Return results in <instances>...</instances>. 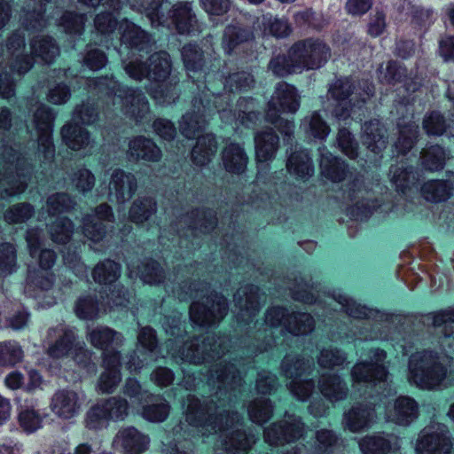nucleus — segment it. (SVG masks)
<instances>
[{
  "label": "nucleus",
  "instance_id": "f257e3e1",
  "mask_svg": "<svg viewBox=\"0 0 454 454\" xmlns=\"http://www.w3.org/2000/svg\"><path fill=\"white\" fill-rule=\"evenodd\" d=\"M185 405V420L189 425L200 429L203 435L219 434L217 447L231 454H250L256 438L253 434L236 430L228 433L229 429L238 426L242 418L237 411L217 403L214 399L200 400L188 395Z\"/></svg>",
  "mask_w": 454,
  "mask_h": 454
},
{
  "label": "nucleus",
  "instance_id": "f03ea898",
  "mask_svg": "<svg viewBox=\"0 0 454 454\" xmlns=\"http://www.w3.org/2000/svg\"><path fill=\"white\" fill-rule=\"evenodd\" d=\"M408 380L423 389H434L448 377L454 380V370L448 371L444 360L437 353L423 350L412 354L408 363Z\"/></svg>",
  "mask_w": 454,
  "mask_h": 454
},
{
  "label": "nucleus",
  "instance_id": "7ed1b4c3",
  "mask_svg": "<svg viewBox=\"0 0 454 454\" xmlns=\"http://www.w3.org/2000/svg\"><path fill=\"white\" fill-rule=\"evenodd\" d=\"M229 342L228 337L216 336L212 333L203 338L202 340L200 338L188 340L178 349L174 348L176 343L174 340H168L166 344L169 348V354L174 358H180L182 361L190 364H200L215 357H220L227 350Z\"/></svg>",
  "mask_w": 454,
  "mask_h": 454
},
{
  "label": "nucleus",
  "instance_id": "20e7f679",
  "mask_svg": "<svg viewBox=\"0 0 454 454\" xmlns=\"http://www.w3.org/2000/svg\"><path fill=\"white\" fill-rule=\"evenodd\" d=\"M0 155L4 160V179L0 177L1 197L6 198L23 192L27 186V177L32 165L13 148L4 146Z\"/></svg>",
  "mask_w": 454,
  "mask_h": 454
},
{
  "label": "nucleus",
  "instance_id": "39448f33",
  "mask_svg": "<svg viewBox=\"0 0 454 454\" xmlns=\"http://www.w3.org/2000/svg\"><path fill=\"white\" fill-rule=\"evenodd\" d=\"M300 107V97L296 89L284 82H278L268 103L266 120L275 125L288 138L294 133L293 121L283 119L281 113H295Z\"/></svg>",
  "mask_w": 454,
  "mask_h": 454
},
{
  "label": "nucleus",
  "instance_id": "423d86ee",
  "mask_svg": "<svg viewBox=\"0 0 454 454\" xmlns=\"http://www.w3.org/2000/svg\"><path fill=\"white\" fill-rule=\"evenodd\" d=\"M229 307L226 298L215 292L203 296L201 301H193L190 306V318L197 325L212 326L218 325L227 315Z\"/></svg>",
  "mask_w": 454,
  "mask_h": 454
},
{
  "label": "nucleus",
  "instance_id": "0eeeda50",
  "mask_svg": "<svg viewBox=\"0 0 454 454\" xmlns=\"http://www.w3.org/2000/svg\"><path fill=\"white\" fill-rule=\"evenodd\" d=\"M291 54L299 71L314 70L325 65L331 56L330 48L320 40H301L291 47Z\"/></svg>",
  "mask_w": 454,
  "mask_h": 454
},
{
  "label": "nucleus",
  "instance_id": "6e6552de",
  "mask_svg": "<svg viewBox=\"0 0 454 454\" xmlns=\"http://www.w3.org/2000/svg\"><path fill=\"white\" fill-rule=\"evenodd\" d=\"M453 442L445 425L431 424L424 427L417 439L416 454H451Z\"/></svg>",
  "mask_w": 454,
  "mask_h": 454
},
{
  "label": "nucleus",
  "instance_id": "1a4fd4ad",
  "mask_svg": "<svg viewBox=\"0 0 454 454\" xmlns=\"http://www.w3.org/2000/svg\"><path fill=\"white\" fill-rule=\"evenodd\" d=\"M53 119L50 108L43 104L37 106L33 116L32 122L37 136L38 157L44 162L51 161L55 156L51 138Z\"/></svg>",
  "mask_w": 454,
  "mask_h": 454
},
{
  "label": "nucleus",
  "instance_id": "9d476101",
  "mask_svg": "<svg viewBox=\"0 0 454 454\" xmlns=\"http://www.w3.org/2000/svg\"><path fill=\"white\" fill-rule=\"evenodd\" d=\"M304 432L305 425L301 419L286 413L282 420L272 423L264 429V440L270 445H283L300 439Z\"/></svg>",
  "mask_w": 454,
  "mask_h": 454
},
{
  "label": "nucleus",
  "instance_id": "9b49d317",
  "mask_svg": "<svg viewBox=\"0 0 454 454\" xmlns=\"http://www.w3.org/2000/svg\"><path fill=\"white\" fill-rule=\"evenodd\" d=\"M264 301V294L258 286L246 285L239 287L234 294L235 307L239 309L236 312L238 322L244 325L252 323Z\"/></svg>",
  "mask_w": 454,
  "mask_h": 454
},
{
  "label": "nucleus",
  "instance_id": "f8f14e48",
  "mask_svg": "<svg viewBox=\"0 0 454 454\" xmlns=\"http://www.w3.org/2000/svg\"><path fill=\"white\" fill-rule=\"evenodd\" d=\"M370 361L356 364L351 370V379L356 383H381L387 378V371L384 365L386 352L377 348L372 351Z\"/></svg>",
  "mask_w": 454,
  "mask_h": 454
},
{
  "label": "nucleus",
  "instance_id": "ddd939ff",
  "mask_svg": "<svg viewBox=\"0 0 454 454\" xmlns=\"http://www.w3.org/2000/svg\"><path fill=\"white\" fill-rule=\"evenodd\" d=\"M77 335L73 328L59 325L48 329L44 343L46 354L53 359H60L72 354Z\"/></svg>",
  "mask_w": 454,
  "mask_h": 454
},
{
  "label": "nucleus",
  "instance_id": "4468645a",
  "mask_svg": "<svg viewBox=\"0 0 454 454\" xmlns=\"http://www.w3.org/2000/svg\"><path fill=\"white\" fill-rule=\"evenodd\" d=\"M5 58L12 73L22 75L33 67V58L26 53L25 35L20 30L13 31L6 40Z\"/></svg>",
  "mask_w": 454,
  "mask_h": 454
},
{
  "label": "nucleus",
  "instance_id": "2eb2a0df",
  "mask_svg": "<svg viewBox=\"0 0 454 454\" xmlns=\"http://www.w3.org/2000/svg\"><path fill=\"white\" fill-rule=\"evenodd\" d=\"M211 113L209 99L205 94L204 98L195 97L192 108L183 115L179 122V130L188 139L193 138L204 128L206 117Z\"/></svg>",
  "mask_w": 454,
  "mask_h": 454
},
{
  "label": "nucleus",
  "instance_id": "dca6fc26",
  "mask_svg": "<svg viewBox=\"0 0 454 454\" xmlns=\"http://www.w3.org/2000/svg\"><path fill=\"white\" fill-rule=\"evenodd\" d=\"M82 403L83 397L80 393L70 388H61L52 395L50 409L57 418L67 420L80 413Z\"/></svg>",
  "mask_w": 454,
  "mask_h": 454
},
{
  "label": "nucleus",
  "instance_id": "f3484780",
  "mask_svg": "<svg viewBox=\"0 0 454 454\" xmlns=\"http://www.w3.org/2000/svg\"><path fill=\"white\" fill-rule=\"evenodd\" d=\"M137 187V179L133 173L115 168L111 174L108 184L109 199L124 204L133 197Z\"/></svg>",
  "mask_w": 454,
  "mask_h": 454
},
{
  "label": "nucleus",
  "instance_id": "a211bd4d",
  "mask_svg": "<svg viewBox=\"0 0 454 454\" xmlns=\"http://www.w3.org/2000/svg\"><path fill=\"white\" fill-rule=\"evenodd\" d=\"M114 101L121 104L122 113L136 121L145 120L150 112L149 103L145 94L135 89H127L115 95Z\"/></svg>",
  "mask_w": 454,
  "mask_h": 454
},
{
  "label": "nucleus",
  "instance_id": "6ab92c4d",
  "mask_svg": "<svg viewBox=\"0 0 454 454\" xmlns=\"http://www.w3.org/2000/svg\"><path fill=\"white\" fill-rule=\"evenodd\" d=\"M87 340L94 348L103 351L104 360L106 353L121 356L116 348L123 344L124 337L121 333L108 326L98 325L88 328Z\"/></svg>",
  "mask_w": 454,
  "mask_h": 454
},
{
  "label": "nucleus",
  "instance_id": "aec40b11",
  "mask_svg": "<svg viewBox=\"0 0 454 454\" xmlns=\"http://www.w3.org/2000/svg\"><path fill=\"white\" fill-rule=\"evenodd\" d=\"M149 435L140 432L134 427H127L119 430L114 438L123 454H142L150 446Z\"/></svg>",
  "mask_w": 454,
  "mask_h": 454
},
{
  "label": "nucleus",
  "instance_id": "412c9836",
  "mask_svg": "<svg viewBox=\"0 0 454 454\" xmlns=\"http://www.w3.org/2000/svg\"><path fill=\"white\" fill-rule=\"evenodd\" d=\"M121 356L106 353L103 360L104 372L100 374L97 390L100 394H111L115 391L121 380L120 372Z\"/></svg>",
  "mask_w": 454,
  "mask_h": 454
},
{
  "label": "nucleus",
  "instance_id": "4be33fe9",
  "mask_svg": "<svg viewBox=\"0 0 454 454\" xmlns=\"http://www.w3.org/2000/svg\"><path fill=\"white\" fill-rule=\"evenodd\" d=\"M354 85L348 78L338 79L329 88L328 93L337 102L333 109V114L339 119H346L349 116L352 108L349 97L353 93Z\"/></svg>",
  "mask_w": 454,
  "mask_h": 454
},
{
  "label": "nucleus",
  "instance_id": "5701e85b",
  "mask_svg": "<svg viewBox=\"0 0 454 454\" xmlns=\"http://www.w3.org/2000/svg\"><path fill=\"white\" fill-rule=\"evenodd\" d=\"M318 389L332 403L346 400L349 393L347 382L335 373L322 374L318 380Z\"/></svg>",
  "mask_w": 454,
  "mask_h": 454
},
{
  "label": "nucleus",
  "instance_id": "b1692460",
  "mask_svg": "<svg viewBox=\"0 0 454 454\" xmlns=\"http://www.w3.org/2000/svg\"><path fill=\"white\" fill-rule=\"evenodd\" d=\"M418 403L409 396L398 397L393 406L387 411V419L400 426L410 425L418 418Z\"/></svg>",
  "mask_w": 454,
  "mask_h": 454
},
{
  "label": "nucleus",
  "instance_id": "393cba45",
  "mask_svg": "<svg viewBox=\"0 0 454 454\" xmlns=\"http://www.w3.org/2000/svg\"><path fill=\"white\" fill-rule=\"evenodd\" d=\"M374 409L369 404L356 403L344 413L342 424L353 433L369 427L374 421Z\"/></svg>",
  "mask_w": 454,
  "mask_h": 454
},
{
  "label": "nucleus",
  "instance_id": "a878e982",
  "mask_svg": "<svg viewBox=\"0 0 454 454\" xmlns=\"http://www.w3.org/2000/svg\"><path fill=\"white\" fill-rule=\"evenodd\" d=\"M362 130V142L368 150L378 154L387 147L388 143L387 129L378 120L364 122Z\"/></svg>",
  "mask_w": 454,
  "mask_h": 454
},
{
  "label": "nucleus",
  "instance_id": "bb28decb",
  "mask_svg": "<svg viewBox=\"0 0 454 454\" xmlns=\"http://www.w3.org/2000/svg\"><path fill=\"white\" fill-rule=\"evenodd\" d=\"M128 155L133 160L158 162L162 157L160 149L150 138L137 136L129 143Z\"/></svg>",
  "mask_w": 454,
  "mask_h": 454
},
{
  "label": "nucleus",
  "instance_id": "cd10ccee",
  "mask_svg": "<svg viewBox=\"0 0 454 454\" xmlns=\"http://www.w3.org/2000/svg\"><path fill=\"white\" fill-rule=\"evenodd\" d=\"M22 4L20 20L27 29H41L46 25L43 17L45 5L50 0H20Z\"/></svg>",
  "mask_w": 454,
  "mask_h": 454
},
{
  "label": "nucleus",
  "instance_id": "c85d7f7f",
  "mask_svg": "<svg viewBox=\"0 0 454 454\" xmlns=\"http://www.w3.org/2000/svg\"><path fill=\"white\" fill-rule=\"evenodd\" d=\"M221 160L223 168L234 175L244 173L248 162L244 148L237 143H229L223 147Z\"/></svg>",
  "mask_w": 454,
  "mask_h": 454
},
{
  "label": "nucleus",
  "instance_id": "c756f323",
  "mask_svg": "<svg viewBox=\"0 0 454 454\" xmlns=\"http://www.w3.org/2000/svg\"><path fill=\"white\" fill-rule=\"evenodd\" d=\"M278 145L279 138L271 129L256 133L254 136L256 160L260 162L272 160L278 151Z\"/></svg>",
  "mask_w": 454,
  "mask_h": 454
},
{
  "label": "nucleus",
  "instance_id": "7c9ffc66",
  "mask_svg": "<svg viewBox=\"0 0 454 454\" xmlns=\"http://www.w3.org/2000/svg\"><path fill=\"white\" fill-rule=\"evenodd\" d=\"M158 209L156 200L152 196H138L129 208V219L136 224H143L156 214Z\"/></svg>",
  "mask_w": 454,
  "mask_h": 454
},
{
  "label": "nucleus",
  "instance_id": "2f4dec72",
  "mask_svg": "<svg viewBox=\"0 0 454 454\" xmlns=\"http://www.w3.org/2000/svg\"><path fill=\"white\" fill-rule=\"evenodd\" d=\"M64 143L72 150L79 151L93 145V140L87 129L77 123H67L61 129Z\"/></svg>",
  "mask_w": 454,
  "mask_h": 454
},
{
  "label": "nucleus",
  "instance_id": "473e14b6",
  "mask_svg": "<svg viewBox=\"0 0 454 454\" xmlns=\"http://www.w3.org/2000/svg\"><path fill=\"white\" fill-rule=\"evenodd\" d=\"M197 23L195 13L190 3H178L174 4L170 25H174L179 34H190Z\"/></svg>",
  "mask_w": 454,
  "mask_h": 454
},
{
  "label": "nucleus",
  "instance_id": "72a5a7b5",
  "mask_svg": "<svg viewBox=\"0 0 454 454\" xmlns=\"http://www.w3.org/2000/svg\"><path fill=\"white\" fill-rule=\"evenodd\" d=\"M121 40L129 47L144 50L150 42L149 35L127 19L119 23Z\"/></svg>",
  "mask_w": 454,
  "mask_h": 454
},
{
  "label": "nucleus",
  "instance_id": "f704fd0d",
  "mask_svg": "<svg viewBox=\"0 0 454 454\" xmlns=\"http://www.w3.org/2000/svg\"><path fill=\"white\" fill-rule=\"evenodd\" d=\"M313 369V362L298 355H286L280 364L283 376L293 380L305 374H309Z\"/></svg>",
  "mask_w": 454,
  "mask_h": 454
},
{
  "label": "nucleus",
  "instance_id": "c9c22d12",
  "mask_svg": "<svg viewBox=\"0 0 454 454\" xmlns=\"http://www.w3.org/2000/svg\"><path fill=\"white\" fill-rule=\"evenodd\" d=\"M30 51L33 58L38 59L45 64H51L59 53L55 41L45 35H37L32 38Z\"/></svg>",
  "mask_w": 454,
  "mask_h": 454
},
{
  "label": "nucleus",
  "instance_id": "e433bc0d",
  "mask_svg": "<svg viewBox=\"0 0 454 454\" xmlns=\"http://www.w3.org/2000/svg\"><path fill=\"white\" fill-rule=\"evenodd\" d=\"M217 150V142L211 134L199 137L192 151V162L200 167L208 164Z\"/></svg>",
  "mask_w": 454,
  "mask_h": 454
},
{
  "label": "nucleus",
  "instance_id": "4c0bfd02",
  "mask_svg": "<svg viewBox=\"0 0 454 454\" xmlns=\"http://www.w3.org/2000/svg\"><path fill=\"white\" fill-rule=\"evenodd\" d=\"M394 438L383 434H369L359 439L358 446L362 454H388L392 450Z\"/></svg>",
  "mask_w": 454,
  "mask_h": 454
},
{
  "label": "nucleus",
  "instance_id": "58836bf2",
  "mask_svg": "<svg viewBox=\"0 0 454 454\" xmlns=\"http://www.w3.org/2000/svg\"><path fill=\"white\" fill-rule=\"evenodd\" d=\"M147 78L155 82L166 80L171 72V60L168 52L159 51L152 54L148 59Z\"/></svg>",
  "mask_w": 454,
  "mask_h": 454
},
{
  "label": "nucleus",
  "instance_id": "ea45409f",
  "mask_svg": "<svg viewBox=\"0 0 454 454\" xmlns=\"http://www.w3.org/2000/svg\"><path fill=\"white\" fill-rule=\"evenodd\" d=\"M319 153L322 173L333 182L342 181L346 176L345 163L333 156L325 147L320 148Z\"/></svg>",
  "mask_w": 454,
  "mask_h": 454
},
{
  "label": "nucleus",
  "instance_id": "a19ab883",
  "mask_svg": "<svg viewBox=\"0 0 454 454\" xmlns=\"http://www.w3.org/2000/svg\"><path fill=\"white\" fill-rule=\"evenodd\" d=\"M173 9L174 5L168 0H150L145 15L153 27H168Z\"/></svg>",
  "mask_w": 454,
  "mask_h": 454
},
{
  "label": "nucleus",
  "instance_id": "79ce46f5",
  "mask_svg": "<svg viewBox=\"0 0 454 454\" xmlns=\"http://www.w3.org/2000/svg\"><path fill=\"white\" fill-rule=\"evenodd\" d=\"M55 283V275L50 270L28 267L26 279V291H48Z\"/></svg>",
  "mask_w": 454,
  "mask_h": 454
},
{
  "label": "nucleus",
  "instance_id": "37998d69",
  "mask_svg": "<svg viewBox=\"0 0 454 454\" xmlns=\"http://www.w3.org/2000/svg\"><path fill=\"white\" fill-rule=\"evenodd\" d=\"M215 374L212 373V378L216 379L219 383L218 388L221 389H234L240 385L241 377L233 364H223L220 363L215 365L214 371Z\"/></svg>",
  "mask_w": 454,
  "mask_h": 454
},
{
  "label": "nucleus",
  "instance_id": "c03bdc74",
  "mask_svg": "<svg viewBox=\"0 0 454 454\" xmlns=\"http://www.w3.org/2000/svg\"><path fill=\"white\" fill-rule=\"evenodd\" d=\"M453 188L450 181L432 180L422 186L421 192L427 200L441 202L451 196Z\"/></svg>",
  "mask_w": 454,
  "mask_h": 454
},
{
  "label": "nucleus",
  "instance_id": "a18cd8bd",
  "mask_svg": "<svg viewBox=\"0 0 454 454\" xmlns=\"http://www.w3.org/2000/svg\"><path fill=\"white\" fill-rule=\"evenodd\" d=\"M168 79L158 82L157 87L152 90V96L159 104H172L179 97L178 80L175 76Z\"/></svg>",
  "mask_w": 454,
  "mask_h": 454
},
{
  "label": "nucleus",
  "instance_id": "49530a36",
  "mask_svg": "<svg viewBox=\"0 0 454 454\" xmlns=\"http://www.w3.org/2000/svg\"><path fill=\"white\" fill-rule=\"evenodd\" d=\"M100 402L109 421H123L129 414V402L120 395L103 398L100 399Z\"/></svg>",
  "mask_w": 454,
  "mask_h": 454
},
{
  "label": "nucleus",
  "instance_id": "de8ad7c7",
  "mask_svg": "<svg viewBox=\"0 0 454 454\" xmlns=\"http://www.w3.org/2000/svg\"><path fill=\"white\" fill-rule=\"evenodd\" d=\"M284 326L292 334L304 335L312 332L315 321L308 313L294 312L284 322Z\"/></svg>",
  "mask_w": 454,
  "mask_h": 454
},
{
  "label": "nucleus",
  "instance_id": "09e8293b",
  "mask_svg": "<svg viewBox=\"0 0 454 454\" xmlns=\"http://www.w3.org/2000/svg\"><path fill=\"white\" fill-rule=\"evenodd\" d=\"M189 227L200 230L201 232H208L216 225V218L212 211L195 209L183 218Z\"/></svg>",
  "mask_w": 454,
  "mask_h": 454
},
{
  "label": "nucleus",
  "instance_id": "8fccbe9b",
  "mask_svg": "<svg viewBox=\"0 0 454 454\" xmlns=\"http://www.w3.org/2000/svg\"><path fill=\"white\" fill-rule=\"evenodd\" d=\"M447 154L444 149L437 145H430L422 150L420 160L422 167L429 171H438L443 168Z\"/></svg>",
  "mask_w": 454,
  "mask_h": 454
},
{
  "label": "nucleus",
  "instance_id": "3c124183",
  "mask_svg": "<svg viewBox=\"0 0 454 454\" xmlns=\"http://www.w3.org/2000/svg\"><path fill=\"white\" fill-rule=\"evenodd\" d=\"M290 173L301 178L311 176L313 174V166L311 160L306 151H295L293 153L286 164Z\"/></svg>",
  "mask_w": 454,
  "mask_h": 454
},
{
  "label": "nucleus",
  "instance_id": "603ef678",
  "mask_svg": "<svg viewBox=\"0 0 454 454\" xmlns=\"http://www.w3.org/2000/svg\"><path fill=\"white\" fill-rule=\"evenodd\" d=\"M121 275V266L112 260L98 262L92 270V278L98 284H112Z\"/></svg>",
  "mask_w": 454,
  "mask_h": 454
},
{
  "label": "nucleus",
  "instance_id": "864d4df0",
  "mask_svg": "<svg viewBox=\"0 0 454 454\" xmlns=\"http://www.w3.org/2000/svg\"><path fill=\"white\" fill-rule=\"evenodd\" d=\"M273 404L268 398H256L247 407L249 419L254 423L262 425L273 415Z\"/></svg>",
  "mask_w": 454,
  "mask_h": 454
},
{
  "label": "nucleus",
  "instance_id": "5fc2aeb1",
  "mask_svg": "<svg viewBox=\"0 0 454 454\" xmlns=\"http://www.w3.org/2000/svg\"><path fill=\"white\" fill-rule=\"evenodd\" d=\"M252 36L253 33L247 28L228 26L223 32V45L225 51L230 53L236 46L250 40Z\"/></svg>",
  "mask_w": 454,
  "mask_h": 454
},
{
  "label": "nucleus",
  "instance_id": "6e6d98bb",
  "mask_svg": "<svg viewBox=\"0 0 454 454\" xmlns=\"http://www.w3.org/2000/svg\"><path fill=\"white\" fill-rule=\"evenodd\" d=\"M108 422L109 419L100 400L88 409L83 421L85 427L91 431H98L106 427Z\"/></svg>",
  "mask_w": 454,
  "mask_h": 454
},
{
  "label": "nucleus",
  "instance_id": "4d7b16f0",
  "mask_svg": "<svg viewBox=\"0 0 454 454\" xmlns=\"http://www.w3.org/2000/svg\"><path fill=\"white\" fill-rule=\"evenodd\" d=\"M153 398V401L151 403L144 405L142 416L145 419L151 422H162L168 418L170 406L168 403L162 398Z\"/></svg>",
  "mask_w": 454,
  "mask_h": 454
},
{
  "label": "nucleus",
  "instance_id": "13d9d810",
  "mask_svg": "<svg viewBox=\"0 0 454 454\" xmlns=\"http://www.w3.org/2000/svg\"><path fill=\"white\" fill-rule=\"evenodd\" d=\"M294 59L291 54V48L287 51V55H278L272 58L269 63V69L278 77H284L299 71L295 66Z\"/></svg>",
  "mask_w": 454,
  "mask_h": 454
},
{
  "label": "nucleus",
  "instance_id": "bf43d9fd",
  "mask_svg": "<svg viewBox=\"0 0 454 454\" xmlns=\"http://www.w3.org/2000/svg\"><path fill=\"white\" fill-rule=\"evenodd\" d=\"M74 226L73 222L67 218H58L49 228V233L53 242L58 244L67 243L73 233Z\"/></svg>",
  "mask_w": 454,
  "mask_h": 454
},
{
  "label": "nucleus",
  "instance_id": "052dcab7",
  "mask_svg": "<svg viewBox=\"0 0 454 454\" xmlns=\"http://www.w3.org/2000/svg\"><path fill=\"white\" fill-rule=\"evenodd\" d=\"M23 350L21 347L13 340L0 342V366L11 367L21 362Z\"/></svg>",
  "mask_w": 454,
  "mask_h": 454
},
{
  "label": "nucleus",
  "instance_id": "680f3d73",
  "mask_svg": "<svg viewBox=\"0 0 454 454\" xmlns=\"http://www.w3.org/2000/svg\"><path fill=\"white\" fill-rule=\"evenodd\" d=\"M76 205L75 200L66 192H56L46 200V208L50 215L69 211Z\"/></svg>",
  "mask_w": 454,
  "mask_h": 454
},
{
  "label": "nucleus",
  "instance_id": "e2e57ef3",
  "mask_svg": "<svg viewBox=\"0 0 454 454\" xmlns=\"http://www.w3.org/2000/svg\"><path fill=\"white\" fill-rule=\"evenodd\" d=\"M34 214V207L27 202H22L10 207L4 212V218L10 224L22 223L30 219Z\"/></svg>",
  "mask_w": 454,
  "mask_h": 454
},
{
  "label": "nucleus",
  "instance_id": "0e129e2a",
  "mask_svg": "<svg viewBox=\"0 0 454 454\" xmlns=\"http://www.w3.org/2000/svg\"><path fill=\"white\" fill-rule=\"evenodd\" d=\"M182 59L189 73L200 71L204 64L203 52L195 44H186L183 47Z\"/></svg>",
  "mask_w": 454,
  "mask_h": 454
},
{
  "label": "nucleus",
  "instance_id": "69168bd1",
  "mask_svg": "<svg viewBox=\"0 0 454 454\" xmlns=\"http://www.w3.org/2000/svg\"><path fill=\"white\" fill-rule=\"evenodd\" d=\"M139 277L144 283L159 285L166 276L160 265L155 261L143 262L139 269Z\"/></svg>",
  "mask_w": 454,
  "mask_h": 454
},
{
  "label": "nucleus",
  "instance_id": "338daca9",
  "mask_svg": "<svg viewBox=\"0 0 454 454\" xmlns=\"http://www.w3.org/2000/svg\"><path fill=\"white\" fill-rule=\"evenodd\" d=\"M74 312L81 319H95L98 316L99 312L96 298L91 295L80 297L75 302Z\"/></svg>",
  "mask_w": 454,
  "mask_h": 454
},
{
  "label": "nucleus",
  "instance_id": "774afa93",
  "mask_svg": "<svg viewBox=\"0 0 454 454\" xmlns=\"http://www.w3.org/2000/svg\"><path fill=\"white\" fill-rule=\"evenodd\" d=\"M254 79L246 71L230 74L225 78L224 87L231 92L246 90L254 86Z\"/></svg>",
  "mask_w": 454,
  "mask_h": 454
}]
</instances>
